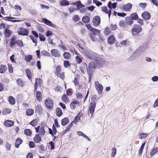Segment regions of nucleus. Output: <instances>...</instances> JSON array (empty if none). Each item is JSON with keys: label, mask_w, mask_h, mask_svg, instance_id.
<instances>
[{"label": "nucleus", "mask_w": 158, "mask_h": 158, "mask_svg": "<svg viewBox=\"0 0 158 158\" xmlns=\"http://www.w3.org/2000/svg\"><path fill=\"white\" fill-rule=\"evenodd\" d=\"M103 57V55H100L89 49V60H92V61L89 62V82L92 76V73L90 69H94L96 67H101L105 62Z\"/></svg>", "instance_id": "obj_1"}, {"label": "nucleus", "mask_w": 158, "mask_h": 158, "mask_svg": "<svg viewBox=\"0 0 158 158\" xmlns=\"http://www.w3.org/2000/svg\"><path fill=\"white\" fill-rule=\"evenodd\" d=\"M89 31L91 32L89 34V37L94 42L96 41V38L95 36H98L100 35V30L94 27H93L89 24Z\"/></svg>", "instance_id": "obj_2"}, {"label": "nucleus", "mask_w": 158, "mask_h": 158, "mask_svg": "<svg viewBox=\"0 0 158 158\" xmlns=\"http://www.w3.org/2000/svg\"><path fill=\"white\" fill-rule=\"evenodd\" d=\"M97 98V96L96 95H92L91 97V101L89 103V113L91 114H93L94 112L96 104V101Z\"/></svg>", "instance_id": "obj_3"}, {"label": "nucleus", "mask_w": 158, "mask_h": 158, "mask_svg": "<svg viewBox=\"0 0 158 158\" xmlns=\"http://www.w3.org/2000/svg\"><path fill=\"white\" fill-rule=\"evenodd\" d=\"M142 30V28L141 26L138 24H134L133 28L131 29L132 33L136 32V33H139Z\"/></svg>", "instance_id": "obj_4"}, {"label": "nucleus", "mask_w": 158, "mask_h": 158, "mask_svg": "<svg viewBox=\"0 0 158 158\" xmlns=\"http://www.w3.org/2000/svg\"><path fill=\"white\" fill-rule=\"evenodd\" d=\"M92 22L94 26H98L100 25L101 22L100 18V16L98 15L95 16L93 18Z\"/></svg>", "instance_id": "obj_5"}, {"label": "nucleus", "mask_w": 158, "mask_h": 158, "mask_svg": "<svg viewBox=\"0 0 158 158\" xmlns=\"http://www.w3.org/2000/svg\"><path fill=\"white\" fill-rule=\"evenodd\" d=\"M94 83L95 87L98 93L99 94L101 93L103 89L102 85L101 84H99V82L98 81H95Z\"/></svg>", "instance_id": "obj_6"}, {"label": "nucleus", "mask_w": 158, "mask_h": 158, "mask_svg": "<svg viewBox=\"0 0 158 158\" xmlns=\"http://www.w3.org/2000/svg\"><path fill=\"white\" fill-rule=\"evenodd\" d=\"M45 105L48 108H52L53 106V104L52 99L49 98L46 99L45 102Z\"/></svg>", "instance_id": "obj_7"}, {"label": "nucleus", "mask_w": 158, "mask_h": 158, "mask_svg": "<svg viewBox=\"0 0 158 158\" xmlns=\"http://www.w3.org/2000/svg\"><path fill=\"white\" fill-rule=\"evenodd\" d=\"M17 32L19 35H27L28 31L24 28H19L17 30Z\"/></svg>", "instance_id": "obj_8"}, {"label": "nucleus", "mask_w": 158, "mask_h": 158, "mask_svg": "<svg viewBox=\"0 0 158 158\" xmlns=\"http://www.w3.org/2000/svg\"><path fill=\"white\" fill-rule=\"evenodd\" d=\"M141 16L143 19L146 20H148L151 18V15L149 12L145 11L142 14Z\"/></svg>", "instance_id": "obj_9"}, {"label": "nucleus", "mask_w": 158, "mask_h": 158, "mask_svg": "<svg viewBox=\"0 0 158 158\" xmlns=\"http://www.w3.org/2000/svg\"><path fill=\"white\" fill-rule=\"evenodd\" d=\"M42 20L45 24L47 25L51 26L53 28H55L56 27V25L52 23L51 21L46 18H42Z\"/></svg>", "instance_id": "obj_10"}, {"label": "nucleus", "mask_w": 158, "mask_h": 158, "mask_svg": "<svg viewBox=\"0 0 158 158\" xmlns=\"http://www.w3.org/2000/svg\"><path fill=\"white\" fill-rule=\"evenodd\" d=\"M115 38L114 37L113 35H111L108 38L107 42L109 44L111 45L114 43L115 42Z\"/></svg>", "instance_id": "obj_11"}, {"label": "nucleus", "mask_w": 158, "mask_h": 158, "mask_svg": "<svg viewBox=\"0 0 158 158\" xmlns=\"http://www.w3.org/2000/svg\"><path fill=\"white\" fill-rule=\"evenodd\" d=\"M51 53L52 56L56 57H59L60 56L59 51L56 49L51 50Z\"/></svg>", "instance_id": "obj_12"}, {"label": "nucleus", "mask_w": 158, "mask_h": 158, "mask_svg": "<svg viewBox=\"0 0 158 158\" xmlns=\"http://www.w3.org/2000/svg\"><path fill=\"white\" fill-rule=\"evenodd\" d=\"M132 6V4L129 3L125 4L123 6V9L124 10L126 11H129L131 9Z\"/></svg>", "instance_id": "obj_13"}, {"label": "nucleus", "mask_w": 158, "mask_h": 158, "mask_svg": "<svg viewBox=\"0 0 158 158\" xmlns=\"http://www.w3.org/2000/svg\"><path fill=\"white\" fill-rule=\"evenodd\" d=\"M72 5L76 6L77 8V9H80L82 7H84V6L81 3L80 1H79L73 3Z\"/></svg>", "instance_id": "obj_14"}, {"label": "nucleus", "mask_w": 158, "mask_h": 158, "mask_svg": "<svg viewBox=\"0 0 158 158\" xmlns=\"http://www.w3.org/2000/svg\"><path fill=\"white\" fill-rule=\"evenodd\" d=\"M42 83V81L40 78H37L35 80V90H36L37 86H40Z\"/></svg>", "instance_id": "obj_15"}, {"label": "nucleus", "mask_w": 158, "mask_h": 158, "mask_svg": "<svg viewBox=\"0 0 158 158\" xmlns=\"http://www.w3.org/2000/svg\"><path fill=\"white\" fill-rule=\"evenodd\" d=\"M126 24L129 25H132L134 21L130 17H127L126 18Z\"/></svg>", "instance_id": "obj_16"}, {"label": "nucleus", "mask_w": 158, "mask_h": 158, "mask_svg": "<svg viewBox=\"0 0 158 158\" xmlns=\"http://www.w3.org/2000/svg\"><path fill=\"white\" fill-rule=\"evenodd\" d=\"M11 34V31L8 29L6 28L5 30L4 34L5 38L9 37Z\"/></svg>", "instance_id": "obj_17"}, {"label": "nucleus", "mask_w": 158, "mask_h": 158, "mask_svg": "<svg viewBox=\"0 0 158 158\" xmlns=\"http://www.w3.org/2000/svg\"><path fill=\"white\" fill-rule=\"evenodd\" d=\"M4 124L6 127H9L13 126L14 124V122L12 121L7 120L5 122Z\"/></svg>", "instance_id": "obj_18"}, {"label": "nucleus", "mask_w": 158, "mask_h": 158, "mask_svg": "<svg viewBox=\"0 0 158 158\" xmlns=\"http://www.w3.org/2000/svg\"><path fill=\"white\" fill-rule=\"evenodd\" d=\"M11 112V110L10 109L5 108L3 109L2 111V114L3 115H6L7 114H10Z\"/></svg>", "instance_id": "obj_19"}, {"label": "nucleus", "mask_w": 158, "mask_h": 158, "mask_svg": "<svg viewBox=\"0 0 158 158\" xmlns=\"http://www.w3.org/2000/svg\"><path fill=\"white\" fill-rule=\"evenodd\" d=\"M82 114L80 113L78 114L75 117V118L73 122V123H75L76 124L80 120V118L81 117Z\"/></svg>", "instance_id": "obj_20"}, {"label": "nucleus", "mask_w": 158, "mask_h": 158, "mask_svg": "<svg viewBox=\"0 0 158 158\" xmlns=\"http://www.w3.org/2000/svg\"><path fill=\"white\" fill-rule=\"evenodd\" d=\"M8 101L10 104L14 105L15 104V98L12 96H10L8 98Z\"/></svg>", "instance_id": "obj_21"}, {"label": "nucleus", "mask_w": 158, "mask_h": 158, "mask_svg": "<svg viewBox=\"0 0 158 158\" xmlns=\"http://www.w3.org/2000/svg\"><path fill=\"white\" fill-rule=\"evenodd\" d=\"M130 17L133 20H136L139 19V16L136 13H134L131 14L130 15Z\"/></svg>", "instance_id": "obj_22"}, {"label": "nucleus", "mask_w": 158, "mask_h": 158, "mask_svg": "<svg viewBox=\"0 0 158 158\" xmlns=\"http://www.w3.org/2000/svg\"><path fill=\"white\" fill-rule=\"evenodd\" d=\"M41 140V137L38 134H36L34 138V141L35 143H38Z\"/></svg>", "instance_id": "obj_23"}, {"label": "nucleus", "mask_w": 158, "mask_h": 158, "mask_svg": "<svg viewBox=\"0 0 158 158\" xmlns=\"http://www.w3.org/2000/svg\"><path fill=\"white\" fill-rule=\"evenodd\" d=\"M69 122V119L67 118H64L61 121V124L64 126L66 125Z\"/></svg>", "instance_id": "obj_24"}, {"label": "nucleus", "mask_w": 158, "mask_h": 158, "mask_svg": "<svg viewBox=\"0 0 158 158\" xmlns=\"http://www.w3.org/2000/svg\"><path fill=\"white\" fill-rule=\"evenodd\" d=\"M7 69V67L6 65H1L0 66V73H5L6 70Z\"/></svg>", "instance_id": "obj_25"}, {"label": "nucleus", "mask_w": 158, "mask_h": 158, "mask_svg": "<svg viewBox=\"0 0 158 158\" xmlns=\"http://www.w3.org/2000/svg\"><path fill=\"white\" fill-rule=\"evenodd\" d=\"M22 142L23 140L22 139L19 138H18L15 141V147L17 148H18L19 145L22 143Z\"/></svg>", "instance_id": "obj_26"}, {"label": "nucleus", "mask_w": 158, "mask_h": 158, "mask_svg": "<svg viewBox=\"0 0 158 158\" xmlns=\"http://www.w3.org/2000/svg\"><path fill=\"white\" fill-rule=\"evenodd\" d=\"M34 113V110L31 109H28L26 111V114L27 116H31Z\"/></svg>", "instance_id": "obj_27"}, {"label": "nucleus", "mask_w": 158, "mask_h": 158, "mask_svg": "<svg viewBox=\"0 0 158 158\" xmlns=\"http://www.w3.org/2000/svg\"><path fill=\"white\" fill-rule=\"evenodd\" d=\"M56 113V115L59 117L61 116L62 115V111L61 109L60 108H57Z\"/></svg>", "instance_id": "obj_28"}, {"label": "nucleus", "mask_w": 158, "mask_h": 158, "mask_svg": "<svg viewBox=\"0 0 158 158\" xmlns=\"http://www.w3.org/2000/svg\"><path fill=\"white\" fill-rule=\"evenodd\" d=\"M63 56L65 59L69 60L71 56L69 52H65L63 54Z\"/></svg>", "instance_id": "obj_29"}, {"label": "nucleus", "mask_w": 158, "mask_h": 158, "mask_svg": "<svg viewBox=\"0 0 158 158\" xmlns=\"http://www.w3.org/2000/svg\"><path fill=\"white\" fill-rule=\"evenodd\" d=\"M158 152V148H153L150 153V155L151 156H153L155 154Z\"/></svg>", "instance_id": "obj_30"}, {"label": "nucleus", "mask_w": 158, "mask_h": 158, "mask_svg": "<svg viewBox=\"0 0 158 158\" xmlns=\"http://www.w3.org/2000/svg\"><path fill=\"white\" fill-rule=\"evenodd\" d=\"M69 4V2L66 0H62L60 2V5L62 6H67Z\"/></svg>", "instance_id": "obj_31"}, {"label": "nucleus", "mask_w": 158, "mask_h": 158, "mask_svg": "<svg viewBox=\"0 0 158 158\" xmlns=\"http://www.w3.org/2000/svg\"><path fill=\"white\" fill-rule=\"evenodd\" d=\"M5 19L6 20H8L9 21H10L11 22H20V20H9V19H15V18L14 17H5Z\"/></svg>", "instance_id": "obj_32"}, {"label": "nucleus", "mask_w": 158, "mask_h": 158, "mask_svg": "<svg viewBox=\"0 0 158 158\" xmlns=\"http://www.w3.org/2000/svg\"><path fill=\"white\" fill-rule=\"evenodd\" d=\"M32 58V56L31 55H28L25 56V60L27 62H29Z\"/></svg>", "instance_id": "obj_33"}, {"label": "nucleus", "mask_w": 158, "mask_h": 158, "mask_svg": "<svg viewBox=\"0 0 158 158\" xmlns=\"http://www.w3.org/2000/svg\"><path fill=\"white\" fill-rule=\"evenodd\" d=\"M26 72L28 77L30 79L31 78V73L30 70L29 69H27L26 70Z\"/></svg>", "instance_id": "obj_34"}, {"label": "nucleus", "mask_w": 158, "mask_h": 158, "mask_svg": "<svg viewBox=\"0 0 158 158\" xmlns=\"http://www.w3.org/2000/svg\"><path fill=\"white\" fill-rule=\"evenodd\" d=\"M24 132L25 134L27 136H30L31 134V130L29 129H25Z\"/></svg>", "instance_id": "obj_35"}, {"label": "nucleus", "mask_w": 158, "mask_h": 158, "mask_svg": "<svg viewBox=\"0 0 158 158\" xmlns=\"http://www.w3.org/2000/svg\"><path fill=\"white\" fill-rule=\"evenodd\" d=\"M41 93L39 91H37L36 93V97L39 101H40L41 100Z\"/></svg>", "instance_id": "obj_36"}, {"label": "nucleus", "mask_w": 158, "mask_h": 158, "mask_svg": "<svg viewBox=\"0 0 158 158\" xmlns=\"http://www.w3.org/2000/svg\"><path fill=\"white\" fill-rule=\"evenodd\" d=\"M38 123V120L37 119L33 120L30 123V124L34 127L36 126Z\"/></svg>", "instance_id": "obj_37"}, {"label": "nucleus", "mask_w": 158, "mask_h": 158, "mask_svg": "<svg viewBox=\"0 0 158 158\" xmlns=\"http://www.w3.org/2000/svg\"><path fill=\"white\" fill-rule=\"evenodd\" d=\"M111 30L109 27H106L105 30V34L107 35H108L111 33Z\"/></svg>", "instance_id": "obj_38"}, {"label": "nucleus", "mask_w": 158, "mask_h": 158, "mask_svg": "<svg viewBox=\"0 0 158 158\" xmlns=\"http://www.w3.org/2000/svg\"><path fill=\"white\" fill-rule=\"evenodd\" d=\"M45 133V131L42 127H40L39 131V134L41 135H44Z\"/></svg>", "instance_id": "obj_39"}, {"label": "nucleus", "mask_w": 158, "mask_h": 158, "mask_svg": "<svg viewBox=\"0 0 158 158\" xmlns=\"http://www.w3.org/2000/svg\"><path fill=\"white\" fill-rule=\"evenodd\" d=\"M62 100L65 103H67L68 101V98L67 95L66 94L63 95V97L61 98Z\"/></svg>", "instance_id": "obj_40"}, {"label": "nucleus", "mask_w": 158, "mask_h": 158, "mask_svg": "<svg viewBox=\"0 0 158 158\" xmlns=\"http://www.w3.org/2000/svg\"><path fill=\"white\" fill-rule=\"evenodd\" d=\"M30 37L32 40V42L35 44V45L36 46L37 43L36 39L32 35H30Z\"/></svg>", "instance_id": "obj_41"}, {"label": "nucleus", "mask_w": 158, "mask_h": 158, "mask_svg": "<svg viewBox=\"0 0 158 158\" xmlns=\"http://www.w3.org/2000/svg\"><path fill=\"white\" fill-rule=\"evenodd\" d=\"M83 22L85 23H87L89 22V17L88 16L84 17L82 19Z\"/></svg>", "instance_id": "obj_42"}, {"label": "nucleus", "mask_w": 158, "mask_h": 158, "mask_svg": "<svg viewBox=\"0 0 158 158\" xmlns=\"http://www.w3.org/2000/svg\"><path fill=\"white\" fill-rule=\"evenodd\" d=\"M98 39H96V40H97L99 43H102V42H104V39H103V38L101 37V36L100 35H98Z\"/></svg>", "instance_id": "obj_43"}, {"label": "nucleus", "mask_w": 158, "mask_h": 158, "mask_svg": "<svg viewBox=\"0 0 158 158\" xmlns=\"http://www.w3.org/2000/svg\"><path fill=\"white\" fill-rule=\"evenodd\" d=\"M148 135V134L147 133H140L139 134V137L140 139H143L146 138Z\"/></svg>", "instance_id": "obj_44"}, {"label": "nucleus", "mask_w": 158, "mask_h": 158, "mask_svg": "<svg viewBox=\"0 0 158 158\" xmlns=\"http://www.w3.org/2000/svg\"><path fill=\"white\" fill-rule=\"evenodd\" d=\"M39 38L41 41H44L46 38L42 34H39Z\"/></svg>", "instance_id": "obj_45"}, {"label": "nucleus", "mask_w": 158, "mask_h": 158, "mask_svg": "<svg viewBox=\"0 0 158 158\" xmlns=\"http://www.w3.org/2000/svg\"><path fill=\"white\" fill-rule=\"evenodd\" d=\"M16 44L20 47H22L23 46V42L21 40H18L17 42H16Z\"/></svg>", "instance_id": "obj_46"}, {"label": "nucleus", "mask_w": 158, "mask_h": 158, "mask_svg": "<svg viewBox=\"0 0 158 158\" xmlns=\"http://www.w3.org/2000/svg\"><path fill=\"white\" fill-rule=\"evenodd\" d=\"M76 59L77 62L78 64L80 63L82 61L81 58L78 56L76 57Z\"/></svg>", "instance_id": "obj_47"}, {"label": "nucleus", "mask_w": 158, "mask_h": 158, "mask_svg": "<svg viewBox=\"0 0 158 158\" xmlns=\"http://www.w3.org/2000/svg\"><path fill=\"white\" fill-rule=\"evenodd\" d=\"M147 4L146 3H140L139 4V6L142 7L143 9L145 8L147 6Z\"/></svg>", "instance_id": "obj_48"}, {"label": "nucleus", "mask_w": 158, "mask_h": 158, "mask_svg": "<svg viewBox=\"0 0 158 158\" xmlns=\"http://www.w3.org/2000/svg\"><path fill=\"white\" fill-rule=\"evenodd\" d=\"M102 11L106 13H107L109 12V10L107 9L106 6H103L101 7Z\"/></svg>", "instance_id": "obj_49"}, {"label": "nucleus", "mask_w": 158, "mask_h": 158, "mask_svg": "<svg viewBox=\"0 0 158 158\" xmlns=\"http://www.w3.org/2000/svg\"><path fill=\"white\" fill-rule=\"evenodd\" d=\"M127 15V14L124 12H118V16L124 17Z\"/></svg>", "instance_id": "obj_50"}, {"label": "nucleus", "mask_w": 158, "mask_h": 158, "mask_svg": "<svg viewBox=\"0 0 158 158\" xmlns=\"http://www.w3.org/2000/svg\"><path fill=\"white\" fill-rule=\"evenodd\" d=\"M17 82L19 85L21 86H23V85L22 81L20 79H18L17 80Z\"/></svg>", "instance_id": "obj_51"}, {"label": "nucleus", "mask_w": 158, "mask_h": 158, "mask_svg": "<svg viewBox=\"0 0 158 158\" xmlns=\"http://www.w3.org/2000/svg\"><path fill=\"white\" fill-rule=\"evenodd\" d=\"M112 150L113 151L112 152V157H114L116 153V149L114 147L112 148Z\"/></svg>", "instance_id": "obj_52"}, {"label": "nucleus", "mask_w": 158, "mask_h": 158, "mask_svg": "<svg viewBox=\"0 0 158 158\" xmlns=\"http://www.w3.org/2000/svg\"><path fill=\"white\" fill-rule=\"evenodd\" d=\"M64 67L67 68L70 65L69 62L67 60L64 61Z\"/></svg>", "instance_id": "obj_53"}, {"label": "nucleus", "mask_w": 158, "mask_h": 158, "mask_svg": "<svg viewBox=\"0 0 158 158\" xmlns=\"http://www.w3.org/2000/svg\"><path fill=\"white\" fill-rule=\"evenodd\" d=\"M41 53L44 55L49 56L50 55V53L48 52L47 51L45 50H43L41 52Z\"/></svg>", "instance_id": "obj_54"}, {"label": "nucleus", "mask_w": 158, "mask_h": 158, "mask_svg": "<svg viewBox=\"0 0 158 158\" xmlns=\"http://www.w3.org/2000/svg\"><path fill=\"white\" fill-rule=\"evenodd\" d=\"M29 146L31 148H34L35 146V144L34 142L30 141L29 143Z\"/></svg>", "instance_id": "obj_55"}, {"label": "nucleus", "mask_w": 158, "mask_h": 158, "mask_svg": "<svg viewBox=\"0 0 158 158\" xmlns=\"http://www.w3.org/2000/svg\"><path fill=\"white\" fill-rule=\"evenodd\" d=\"M137 23H139L141 26H143V20L142 19H138Z\"/></svg>", "instance_id": "obj_56"}, {"label": "nucleus", "mask_w": 158, "mask_h": 158, "mask_svg": "<svg viewBox=\"0 0 158 158\" xmlns=\"http://www.w3.org/2000/svg\"><path fill=\"white\" fill-rule=\"evenodd\" d=\"M56 73L57 74V75L59 74L60 72V66H57L56 68Z\"/></svg>", "instance_id": "obj_57"}, {"label": "nucleus", "mask_w": 158, "mask_h": 158, "mask_svg": "<svg viewBox=\"0 0 158 158\" xmlns=\"http://www.w3.org/2000/svg\"><path fill=\"white\" fill-rule=\"evenodd\" d=\"M8 69L9 72L10 73H12L13 72V68L11 64L8 65Z\"/></svg>", "instance_id": "obj_58"}, {"label": "nucleus", "mask_w": 158, "mask_h": 158, "mask_svg": "<svg viewBox=\"0 0 158 158\" xmlns=\"http://www.w3.org/2000/svg\"><path fill=\"white\" fill-rule=\"evenodd\" d=\"M69 10L70 12H73L74 10H77L76 8V7H74L72 6H71L69 8Z\"/></svg>", "instance_id": "obj_59"}, {"label": "nucleus", "mask_w": 158, "mask_h": 158, "mask_svg": "<svg viewBox=\"0 0 158 158\" xmlns=\"http://www.w3.org/2000/svg\"><path fill=\"white\" fill-rule=\"evenodd\" d=\"M49 144L51 146V149H54L55 148V146L53 142L52 141L50 142L49 143Z\"/></svg>", "instance_id": "obj_60"}, {"label": "nucleus", "mask_w": 158, "mask_h": 158, "mask_svg": "<svg viewBox=\"0 0 158 158\" xmlns=\"http://www.w3.org/2000/svg\"><path fill=\"white\" fill-rule=\"evenodd\" d=\"M52 32L50 31H48L46 33L45 35L47 37H49L50 36L52 35Z\"/></svg>", "instance_id": "obj_61"}, {"label": "nucleus", "mask_w": 158, "mask_h": 158, "mask_svg": "<svg viewBox=\"0 0 158 158\" xmlns=\"http://www.w3.org/2000/svg\"><path fill=\"white\" fill-rule=\"evenodd\" d=\"M152 80L154 82H156L158 81V77L154 76L152 78Z\"/></svg>", "instance_id": "obj_62"}, {"label": "nucleus", "mask_w": 158, "mask_h": 158, "mask_svg": "<svg viewBox=\"0 0 158 158\" xmlns=\"http://www.w3.org/2000/svg\"><path fill=\"white\" fill-rule=\"evenodd\" d=\"M16 42L15 41H10V47L12 48L16 44Z\"/></svg>", "instance_id": "obj_63"}, {"label": "nucleus", "mask_w": 158, "mask_h": 158, "mask_svg": "<svg viewBox=\"0 0 158 158\" xmlns=\"http://www.w3.org/2000/svg\"><path fill=\"white\" fill-rule=\"evenodd\" d=\"M135 59V56L134 55H131L129 58L127 59V60L129 61H131V60H134Z\"/></svg>", "instance_id": "obj_64"}]
</instances>
